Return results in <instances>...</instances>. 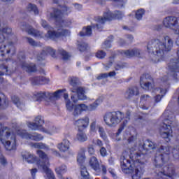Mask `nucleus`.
Listing matches in <instances>:
<instances>
[{"instance_id": "nucleus-27", "label": "nucleus", "mask_w": 179, "mask_h": 179, "mask_svg": "<svg viewBox=\"0 0 179 179\" xmlns=\"http://www.w3.org/2000/svg\"><path fill=\"white\" fill-rule=\"evenodd\" d=\"M48 94V92H45L44 91H39L34 94L33 98L34 99V100H36V101L41 103L43 100H45V99H47Z\"/></svg>"}, {"instance_id": "nucleus-12", "label": "nucleus", "mask_w": 179, "mask_h": 179, "mask_svg": "<svg viewBox=\"0 0 179 179\" xmlns=\"http://www.w3.org/2000/svg\"><path fill=\"white\" fill-rule=\"evenodd\" d=\"M97 131L99 134V136H101L102 139L105 141H108L104 127L100 125L99 122H97V120H93L90 126V134H97Z\"/></svg>"}, {"instance_id": "nucleus-59", "label": "nucleus", "mask_w": 179, "mask_h": 179, "mask_svg": "<svg viewBox=\"0 0 179 179\" xmlns=\"http://www.w3.org/2000/svg\"><path fill=\"white\" fill-rule=\"evenodd\" d=\"M3 2H8V3H13L15 0H1Z\"/></svg>"}, {"instance_id": "nucleus-21", "label": "nucleus", "mask_w": 179, "mask_h": 179, "mask_svg": "<svg viewBox=\"0 0 179 179\" xmlns=\"http://www.w3.org/2000/svg\"><path fill=\"white\" fill-rule=\"evenodd\" d=\"M57 149L63 153L69 152V149H71V143L67 139H64L62 143L57 145Z\"/></svg>"}, {"instance_id": "nucleus-41", "label": "nucleus", "mask_w": 179, "mask_h": 179, "mask_svg": "<svg viewBox=\"0 0 179 179\" xmlns=\"http://www.w3.org/2000/svg\"><path fill=\"white\" fill-rule=\"evenodd\" d=\"M143 15H145V10L143 9L138 10L136 12V18L137 19V20H141V19L143 17Z\"/></svg>"}, {"instance_id": "nucleus-19", "label": "nucleus", "mask_w": 179, "mask_h": 179, "mask_svg": "<svg viewBox=\"0 0 179 179\" xmlns=\"http://www.w3.org/2000/svg\"><path fill=\"white\" fill-rule=\"evenodd\" d=\"M123 141L126 143H132L136 141V133L134 128H128L123 134Z\"/></svg>"}, {"instance_id": "nucleus-22", "label": "nucleus", "mask_w": 179, "mask_h": 179, "mask_svg": "<svg viewBox=\"0 0 179 179\" xmlns=\"http://www.w3.org/2000/svg\"><path fill=\"white\" fill-rule=\"evenodd\" d=\"M48 54L51 55V57H54L55 55V50L52 49V48H45L41 52V55L38 56V61L45 59V57H47Z\"/></svg>"}, {"instance_id": "nucleus-17", "label": "nucleus", "mask_w": 179, "mask_h": 179, "mask_svg": "<svg viewBox=\"0 0 179 179\" xmlns=\"http://www.w3.org/2000/svg\"><path fill=\"white\" fill-rule=\"evenodd\" d=\"M17 134L24 139H31V141H37L38 142L44 139V137L41 134L36 132L27 133L26 130H22L19 131Z\"/></svg>"}, {"instance_id": "nucleus-42", "label": "nucleus", "mask_w": 179, "mask_h": 179, "mask_svg": "<svg viewBox=\"0 0 179 179\" xmlns=\"http://www.w3.org/2000/svg\"><path fill=\"white\" fill-rule=\"evenodd\" d=\"M65 94V90H59L58 91H56L54 93V96L56 99H59V97H61V96H64Z\"/></svg>"}, {"instance_id": "nucleus-9", "label": "nucleus", "mask_w": 179, "mask_h": 179, "mask_svg": "<svg viewBox=\"0 0 179 179\" xmlns=\"http://www.w3.org/2000/svg\"><path fill=\"white\" fill-rule=\"evenodd\" d=\"M103 103V99L101 97L98 98L94 103L89 106L85 103L77 104L73 112V117H79L83 111H94L97 109V107Z\"/></svg>"}, {"instance_id": "nucleus-28", "label": "nucleus", "mask_w": 179, "mask_h": 179, "mask_svg": "<svg viewBox=\"0 0 179 179\" xmlns=\"http://www.w3.org/2000/svg\"><path fill=\"white\" fill-rule=\"evenodd\" d=\"M69 96L68 95V94H64V99L66 103V108L68 111L73 112V111L75 110V107H76V105L73 106V103H72L71 100H69Z\"/></svg>"}, {"instance_id": "nucleus-3", "label": "nucleus", "mask_w": 179, "mask_h": 179, "mask_svg": "<svg viewBox=\"0 0 179 179\" xmlns=\"http://www.w3.org/2000/svg\"><path fill=\"white\" fill-rule=\"evenodd\" d=\"M171 48H173V40L169 36H164L162 41L155 40L150 42L147 46L148 52H151L150 58L155 64L160 61L164 51H170Z\"/></svg>"}, {"instance_id": "nucleus-44", "label": "nucleus", "mask_w": 179, "mask_h": 179, "mask_svg": "<svg viewBox=\"0 0 179 179\" xmlns=\"http://www.w3.org/2000/svg\"><path fill=\"white\" fill-rule=\"evenodd\" d=\"M59 52L61 55H62L64 59H68L71 55H69V53H68L66 51H65L64 49H60L59 50Z\"/></svg>"}, {"instance_id": "nucleus-26", "label": "nucleus", "mask_w": 179, "mask_h": 179, "mask_svg": "<svg viewBox=\"0 0 179 179\" xmlns=\"http://www.w3.org/2000/svg\"><path fill=\"white\" fill-rule=\"evenodd\" d=\"M138 94H139V90H138V87H132L126 91L124 97L126 99H131V97H134V96H138Z\"/></svg>"}, {"instance_id": "nucleus-36", "label": "nucleus", "mask_w": 179, "mask_h": 179, "mask_svg": "<svg viewBox=\"0 0 179 179\" xmlns=\"http://www.w3.org/2000/svg\"><path fill=\"white\" fill-rule=\"evenodd\" d=\"M12 100H13V102L14 103V104H15V106H17V107H18V108H20V110H24V103L20 102L18 97L13 96L12 98Z\"/></svg>"}, {"instance_id": "nucleus-35", "label": "nucleus", "mask_w": 179, "mask_h": 179, "mask_svg": "<svg viewBox=\"0 0 179 179\" xmlns=\"http://www.w3.org/2000/svg\"><path fill=\"white\" fill-rule=\"evenodd\" d=\"M80 174H81V179H89V172L86 169V166L81 165L80 166Z\"/></svg>"}, {"instance_id": "nucleus-56", "label": "nucleus", "mask_w": 179, "mask_h": 179, "mask_svg": "<svg viewBox=\"0 0 179 179\" xmlns=\"http://www.w3.org/2000/svg\"><path fill=\"white\" fill-rule=\"evenodd\" d=\"M96 145H97L98 146H99V148H103V142L102 141H101V140H99V139H97L96 141Z\"/></svg>"}, {"instance_id": "nucleus-53", "label": "nucleus", "mask_w": 179, "mask_h": 179, "mask_svg": "<svg viewBox=\"0 0 179 179\" xmlns=\"http://www.w3.org/2000/svg\"><path fill=\"white\" fill-rule=\"evenodd\" d=\"M88 153L90 155H94V148L93 147V145H90L88 147Z\"/></svg>"}, {"instance_id": "nucleus-50", "label": "nucleus", "mask_w": 179, "mask_h": 179, "mask_svg": "<svg viewBox=\"0 0 179 179\" xmlns=\"http://www.w3.org/2000/svg\"><path fill=\"white\" fill-rule=\"evenodd\" d=\"M1 69H2L3 72L0 71V76H2L3 75V73L5 72H9V69H8V67L5 66H1ZM12 72V71H10V73Z\"/></svg>"}, {"instance_id": "nucleus-34", "label": "nucleus", "mask_w": 179, "mask_h": 179, "mask_svg": "<svg viewBox=\"0 0 179 179\" xmlns=\"http://www.w3.org/2000/svg\"><path fill=\"white\" fill-rule=\"evenodd\" d=\"M8 99H6V96L2 93L0 92V107L2 108H6L8 107Z\"/></svg>"}, {"instance_id": "nucleus-18", "label": "nucleus", "mask_w": 179, "mask_h": 179, "mask_svg": "<svg viewBox=\"0 0 179 179\" xmlns=\"http://www.w3.org/2000/svg\"><path fill=\"white\" fill-rule=\"evenodd\" d=\"M89 164L92 169L96 171V173H100L101 171L103 173V174H106L107 173V168L104 165H101L100 166V163H99V159L96 157H92L90 158L89 160Z\"/></svg>"}, {"instance_id": "nucleus-43", "label": "nucleus", "mask_w": 179, "mask_h": 179, "mask_svg": "<svg viewBox=\"0 0 179 179\" xmlns=\"http://www.w3.org/2000/svg\"><path fill=\"white\" fill-rule=\"evenodd\" d=\"M43 79L38 78V77H34L31 79V83L32 85H41V82H43Z\"/></svg>"}, {"instance_id": "nucleus-24", "label": "nucleus", "mask_w": 179, "mask_h": 179, "mask_svg": "<svg viewBox=\"0 0 179 179\" xmlns=\"http://www.w3.org/2000/svg\"><path fill=\"white\" fill-rule=\"evenodd\" d=\"M89 117L85 116L76 120L75 122V125L79 128H87V127H89Z\"/></svg>"}, {"instance_id": "nucleus-30", "label": "nucleus", "mask_w": 179, "mask_h": 179, "mask_svg": "<svg viewBox=\"0 0 179 179\" xmlns=\"http://www.w3.org/2000/svg\"><path fill=\"white\" fill-rule=\"evenodd\" d=\"M156 148V145L149 140L145 141L143 144V149L145 150H152Z\"/></svg>"}, {"instance_id": "nucleus-6", "label": "nucleus", "mask_w": 179, "mask_h": 179, "mask_svg": "<svg viewBox=\"0 0 179 179\" xmlns=\"http://www.w3.org/2000/svg\"><path fill=\"white\" fill-rule=\"evenodd\" d=\"M163 117L166 119L160 129V135L164 139H166V142H169L173 136L171 127H174V124H176V122H174L176 121V117H174V115L169 110H166L164 113Z\"/></svg>"}, {"instance_id": "nucleus-49", "label": "nucleus", "mask_w": 179, "mask_h": 179, "mask_svg": "<svg viewBox=\"0 0 179 179\" xmlns=\"http://www.w3.org/2000/svg\"><path fill=\"white\" fill-rule=\"evenodd\" d=\"M100 155L102 157H106V156H107V150L105 148L101 147L100 149Z\"/></svg>"}, {"instance_id": "nucleus-7", "label": "nucleus", "mask_w": 179, "mask_h": 179, "mask_svg": "<svg viewBox=\"0 0 179 179\" xmlns=\"http://www.w3.org/2000/svg\"><path fill=\"white\" fill-rule=\"evenodd\" d=\"M44 125V117L41 116H37L34 122H29L27 123V127L31 131H41L48 135H54V134H57L58 129L54 126H50L48 128H43Z\"/></svg>"}, {"instance_id": "nucleus-61", "label": "nucleus", "mask_w": 179, "mask_h": 179, "mask_svg": "<svg viewBox=\"0 0 179 179\" xmlns=\"http://www.w3.org/2000/svg\"><path fill=\"white\" fill-rule=\"evenodd\" d=\"M129 113H127V115H126V122H128V121H129Z\"/></svg>"}, {"instance_id": "nucleus-4", "label": "nucleus", "mask_w": 179, "mask_h": 179, "mask_svg": "<svg viewBox=\"0 0 179 179\" xmlns=\"http://www.w3.org/2000/svg\"><path fill=\"white\" fill-rule=\"evenodd\" d=\"M37 155L41 159H42V162L40 161H37L38 160V158H37V157L34 156L30 152H25L22 155L23 161L29 164L36 163V164L38 169H40L41 170H43V171L45 172V178L46 179H55L54 173H52L51 169L48 168L50 167L48 155H47L45 152L40 150L37 151Z\"/></svg>"}, {"instance_id": "nucleus-25", "label": "nucleus", "mask_w": 179, "mask_h": 179, "mask_svg": "<svg viewBox=\"0 0 179 179\" xmlns=\"http://www.w3.org/2000/svg\"><path fill=\"white\" fill-rule=\"evenodd\" d=\"M121 54L127 58H131V57H139L141 55V50L138 49H134L131 50H122Z\"/></svg>"}, {"instance_id": "nucleus-58", "label": "nucleus", "mask_w": 179, "mask_h": 179, "mask_svg": "<svg viewBox=\"0 0 179 179\" xmlns=\"http://www.w3.org/2000/svg\"><path fill=\"white\" fill-rule=\"evenodd\" d=\"M3 41H5V36L2 34H0V44L3 43Z\"/></svg>"}, {"instance_id": "nucleus-47", "label": "nucleus", "mask_w": 179, "mask_h": 179, "mask_svg": "<svg viewBox=\"0 0 179 179\" xmlns=\"http://www.w3.org/2000/svg\"><path fill=\"white\" fill-rule=\"evenodd\" d=\"M27 39L29 44H30V45H32L33 47L38 46V43L37 42L34 41V40H33V38H27Z\"/></svg>"}, {"instance_id": "nucleus-48", "label": "nucleus", "mask_w": 179, "mask_h": 179, "mask_svg": "<svg viewBox=\"0 0 179 179\" xmlns=\"http://www.w3.org/2000/svg\"><path fill=\"white\" fill-rule=\"evenodd\" d=\"M110 48H111V42L109 41H105V43H103L102 45V48H105V50H107Z\"/></svg>"}, {"instance_id": "nucleus-64", "label": "nucleus", "mask_w": 179, "mask_h": 179, "mask_svg": "<svg viewBox=\"0 0 179 179\" xmlns=\"http://www.w3.org/2000/svg\"><path fill=\"white\" fill-rule=\"evenodd\" d=\"M173 3H174L175 5L179 4V0H174V1H173Z\"/></svg>"}, {"instance_id": "nucleus-32", "label": "nucleus", "mask_w": 179, "mask_h": 179, "mask_svg": "<svg viewBox=\"0 0 179 179\" xmlns=\"http://www.w3.org/2000/svg\"><path fill=\"white\" fill-rule=\"evenodd\" d=\"M76 139L78 142H86L87 141V135H86L85 131H80L78 132Z\"/></svg>"}, {"instance_id": "nucleus-33", "label": "nucleus", "mask_w": 179, "mask_h": 179, "mask_svg": "<svg viewBox=\"0 0 179 179\" xmlns=\"http://www.w3.org/2000/svg\"><path fill=\"white\" fill-rule=\"evenodd\" d=\"M116 75L117 73H115V71H110L108 73H104L100 74L98 77H96V79H98V80H100L101 79H106V78H114V76H115Z\"/></svg>"}, {"instance_id": "nucleus-37", "label": "nucleus", "mask_w": 179, "mask_h": 179, "mask_svg": "<svg viewBox=\"0 0 179 179\" xmlns=\"http://www.w3.org/2000/svg\"><path fill=\"white\" fill-rule=\"evenodd\" d=\"M35 149H43L44 150H49L50 148L43 143H36L33 145Z\"/></svg>"}, {"instance_id": "nucleus-16", "label": "nucleus", "mask_w": 179, "mask_h": 179, "mask_svg": "<svg viewBox=\"0 0 179 179\" xmlns=\"http://www.w3.org/2000/svg\"><path fill=\"white\" fill-rule=\"evenodd\" d=\"M71 12H72L71 8L66 6L63 7L62 8V10L55 8L53 10V13L50 14V17H52V19H55V20H57V23H59V21L61 20V17H62V16L69 15Z\"/></svg>"}, {"instance_id": "nucleus-20", "label": "nucleus", "mask_w": 179, "mask_h": 179, "mask_svg": "<svg viewBox=\"0 0 179 179\" xmlns=\"http://www.w3.org/2000/svg\"><path fill=\"white\" fill-rule=\"evenodd\" d=\"M152 92L156 94V96H154L155 103H159V101H162V99L164 97L166 91V89L154 88Z\"/></svg>"}, {"instance_id": "nucleus-51", "label": "nucleus", "mask_w": 179, "mask_h": 179, "mask_svg": "<svg viewBox=\"0 0 179 179\" xmlns=\"http://www.w3.org/2000/svg\"><path fill=\"white\" fill-rule=\"evenodd\" d=\"M69 0H53L54 3H57L58 5H61L62 3H66Z\"/></svg>"}, {"instance_id": "nucleus-40", "label": "nucleus", "mask_w": 179, "mask_h": 179, "mask_svg": "<svg viewBox=\"0 0 179 179\" xmlns=\"http://www.w3.org/2000/svg\"><path fill=\"white\" fill-rule=\"evenodd\" d=\"M85 159H86V155H85V153L81 152L78 155L77 162L78 163H79V164H82L83 163H85Z\"/></svg>"}, {"instance_id": "nucleus-1", "label": "nucleus", "mask_w": 179, "mask_h": 179, "mask_svg": "<svg viewBox=\"0 0 179 179\" xmlns=\"http://www.w3.org/2000/svg\"><path fill=\"white\" fill-rule=\"evenodd\" d=\"M145 163L146 155L134 148L124 151L120 159V166L123 173L131 174L132 179L142 178L145 173Z\"/></svg>"}, {"instance_id": "nucleus-10", "label": "nucleus", "mask_w": 179, "mask_h": 179, "mask_svg": "<svg viewBox=\"0 0 179 179\" xmlns=\"http://www.w3.org/2000/svg\"><path fill=\"white\" fill-rule=\"evenodd\" d=\"M123 16L124 14L119 11H115V13H111L110 10L106 11L102 17L97 18L96 27V29H101L106 22H110L114 20V19H122Z\"/></svg>"}, {"instance_id": "nucleus-5", "label": "nucleus", "mask_w": 179, "mask_h": 179, "mask_svg": "<svg viewBox=\"0 0 179 179\" xmlns=\"http://www.w3.org/2000/svg\"><path fill=\"white\" fill-rule=\"evenodd\" d=\"M41 24L43 29L48 30V35H44L42 32L35 30L29 25L27 26L26 31L28 32V34H30V36H33L34 37H38V38L45 37L46 38H52L53 40L58 37H61V36H69L71 33L69 30H63L61 29H58L57 33V31H52V28L50 27V25H48L47 23V21L44 20H41Z\"/></svg>"}, {"instance_id": "nucleus-63", "label": "nucleus", "mask_w": 179, "mask_h": 179, "mask_svg": "<svg viewBox=\"0 0 179 179\" xmlns=\"http://www.w3.org/2000/svg\"><path fill=\"white\" fill-rule=\"evenodd\" d=\"M129 41H132V40H134V36L129 35L128 37H127Z\"/></svg>"}, {"instance_id": "nucleus-29", "label": "nucleus", "mask_w": 179, "mask_h": 179, "mask_svg": "<svg viewBox=\"0 0 179 179\" xmlns=\"http://www.w3.org/2000/svg\"><path fill=\"white\" fill-rule=\"evenodd\" d=\"M22 69H24V71H26L27 72H36V71H37V69H36V65H34V64L31 63V64H27V63H24L22 64Z\"/></svg>"}, {"instance_id": "nucleus-23", "label": "nucleus", "mask_w": 179, "mask_h": 179, "mask_svg": "<svg viewBox=\"0 0 179 179\" xmlns=\"http://www.w3.org/2000/svg\"><path fill=\"white\" fill-rule=\"evenodd\" d=\"M56 21V33H58V29H61V30H65L62 28H59V27H69L71 24H72V22L69 20H63L62 17H60L59 22H58L57 20Z\"/></svg>"}, {"instance_id": "nucleus-15", "label": "nucleus", "mask_w": 179, "mask_h": 179, "mask_svg": "<svg viewBox=\"0 0 179 179\" xmlns=\"http://www.w3.org/2000/svg\"><path fill=\"white\" fill-rule=\"evenodd\" d=\"M15 48L13 43H8L0 46V61L3 59V57L7 55H13Z\"/></svg>"}, {"instance_id": "nucleus-55", "label": "nucleus", "mask_w": 179, "mask_h": 179, "mask_svg": "<svg viewBox=\"0 0 179 179\" xmlns=\"http://www.w3.org/2000/svg\"><path fill=\"white\" fill-rule=\"evenodd\" d=\"M0 164H1L3 166H5L6 164V159L3 156H0Z\"/></svg>"}, {"instance_id": "nucleus-57", "label": "nucleus", "mask_w": 179, "mask_h": 179, "mask_svg": "<svg viewBox=\"0 0 179 179\" xmlns=\"http://www.w3.org/2000/svg\"><path fill=\"white\" fill-rule=\"evenodd\" d=\"M36 173H37V169H34L31 170V174L32 177L36 176Z\"/></svg>"}, {"instance_id": "nucleus-14", "label": "nucleus", "mask_w": 179, "mask_h": 179, "mask_svg": "<svg viewBox=\"0 0 179 179\" xmlns=\"http://www.w3.org/2000/svg\"><path fill=\"white\" fill-rule=\"evenodd\" d=\"M140 85L142 89L145 90H154L155 84H153V81L152 80V77L150 75L146 73L143 74L140 79Z\"/></svg>"}, {"instance_id": "nucleus-13", "label": "nucleus", "mask_w": 179, "mask_h": 179, "mask_svg": "<svg viewBox=\"0 0 179 179\" xmlns=\"http://www.w3.org/2000/svg\"><path fill=\"white\" fill-rule=\"evenodd\" d=\"M73 93H77V94L71 95V100L73 103H78V100H88V101H93L94 99L87 98L85 95V89L83 87H78L77 89L72 90Z\"/></svg>"}, {"instance_id": "nucleus-60", "label": "nucleus", "mask_w": 179, "mask_h": 179, "mask_svg": "<svg viewBox=\"0 0 179 179\" xmlns=\"http://www.w3.org/2000/svg\"><path fill=\"white\" fill-rule=\"evenodd\" d=\"M122 129H124L123 127H120V128L118 129V133H116V136H118V135H120V132L122 131Z\"/></svg>"}, {"instance_id": "nucleus-2", "label": "nucleus", "mask_w": 179, "mask_h": 179, "mask_svg": "<svg viewBox=\"0 0 179 179\" xmlns=\"http://www.w3.org/2000/svg\"><path fill=\"white\" fill-rule=\"evenodd\" d=\"M173 156L175 160L179 159V150L169 147H161L154 158V164L158 169L155 171L157 179H173L174 171L167 166L160 167L162 163H167Z\"/></svg>"}, {"instance_id": "nucleus-8", "label": "nucleus", "mask_w": 179, "mask_h": 179, "mask_svg": "<svg viewBox=\"0 0 179 179\" xmlns=\"http://www.w3.org/2000/svg\"><path fill=\"white\" fill-rule=\"evenodd\" d=\"M0 139L7 150L16 149V136L12 132V130L6 128L0 131Z\"/></svg>"}, {"instance_id": "nucleus-11", "label": "nucleus", "mask_w": 179, "mask_h": 179, "mask_svg": "<svg viewBox=\"0 0 179 179\" xmlns=\"http://www.w3.org/2000/svg\"><path fill=\"white\" fill-rule=\"evenodd\" d=\"M124 113L121 112L107 113L103 115V121L108 127H115L121 122Z\"/></svg>"}, {"instance_id": "nucleus-62", "label": "nucleus", "mask_w": 179, "mask_h": 179, "mask_svg": "<svg viewBox=\"0 0 179 179\" xmlns=\"http://www.w3.org/2000/svg\"><path fill=\"white\" fill-rule=\"evenodd\" d=\"M109 173L112 174L113 177L115 176V173L114 172V170H109Z\"/></svg>"}, {"instance_id": "nucleus-38", "label": "nucleus", "mask_w": 179, "mask_h": 179, "mask_svg": "<svg viewBox=\"0 0 179 179\" xmlns=\"http://www.w3.org/2000/svg\"><path fill=\"white\" fill-rule=\"evenodd\" d=\"M92 35V28L90 27H87L83 28V31L80 32V36H91Z\"/></svg>"}, {"instance_id": "nucleus-39", "label": "nucleus", "mask_w": 179, "mask_h": 179, "mask_svg": "<svg viewBox=\"0 0 179 179\" xmlns=\"http://www.w3.org/2000/svg\"><path fill=\"white\" fill-rule=\"evenodd\" d=\"M28 10L29 12H33L34 15H38V8L36 4H29L28 5Z\"/></svg>"}, {"instance_id": "nucleus-54", "label": "nucleus", "mask_w": 179, "mask_h": 179, "mask_svg": "<svg viewBox=\"0 0 179 179\" xmlns=\"http://www.w3.org/2000/svg\"><path fill=\"white\" fill-rule=\"evenodd\" d=\"M147 100H150V96L149 95H142L141 101H147Z\"/></svg>"}, {"instance_id": "nucleus-31", "label": "nucleus", "mask_w": 179, "mask_h": 179, "mask_svg": "<svg viewBox=\"0 0 179 179\" xmlns=\"http://www.w3.org/2000/svg\"><path fill=\"white\" fill-rule=\"evenodd\" d=\"M0 31L7 36H9V34L12 33V29L6 26L3 22H0Z\"/></svg>"}, {"instance_id": "nucleus-45", "label": "nucleus", "mask_w": 179, "mask_h": 179, "mask_svg": "<svg viewBox=\"0 0 179 179\" xmlns=\"http://www.w3.org/2000/svg\"><path fill=\"white\" fill-rule=\"evenodd\" d=\"M96 57L99 59H103V58L106 57V52L103 50H99L96 54Z\"/></svg>"}, {"instance_id": "nucleus-52", "label": "nucleus", "mask_w": 179, "mask_h": 179, "mask_svg": "<svg viewBox=\"0 0 179 179\" xmlns=\"http://www.w3.org/2000/svg\"><path fill=\"white\" fill-rule=\"evenodd\" d=\"M80 51H85L87 48V44L83 43L82 45H80L78 47Z\"/></svg>"}, {"instance_id": "nucleus-46", "label": "nucleus", "mask_w": 179, "mask_h": 179, "mask_svg": "<svg viewBox=\"0 0 179 179\" xmlns=\"http://www.w3.org/2000/svg\"><path fill=\"white\" fill-rule=\"evenodd\" d=\"M70 85H71V86H73V89H78V87H75V86H76V85H78V78H71Z\"/></svg>"}]
</instances>
